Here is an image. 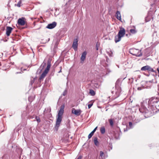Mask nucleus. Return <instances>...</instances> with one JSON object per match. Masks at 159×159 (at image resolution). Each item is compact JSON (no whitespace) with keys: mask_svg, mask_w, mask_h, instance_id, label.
<instances>
[{"mask_svg":"<svg viewBox=\"0 0 159 159\" xmlns=\"http://www.w3.org/2000/svg\"><path fill=\"white\" fill-rule=\"evenodd\" d=\"M130 32L132 34H134L136 32L135 29H131L130 30Z\"/></svg>","mask_w":159,"mask_h":159,"instance_id":"obj_26","label":"nucleus"},{"mask_svg":"<svg viewBox=\"0 0 159 159\" xmlns=\"http://www.w3.org/2000/svg\"><path fill=\"white\" fill-rule=\"evenodd\" d=\"M100 45V43L98 42H97L96 45V48L97 50H98V48Z\"/></svg>","mask_w":159,"mask_h":159,"instance_id":"obj_27","label":"nucleus"},{"mask_svg":"<svg viewBox=\"0 0 159 159\" xmlns=\"http://www.w3.org/2000/svg\"><path fill=\"white\" fill-rule=\"evenodd\" d=\"M89 93L92 96H94L95 94V92L93 90L90 89L89 91Z\"/></svg>","mask_w":159,"mask_h":159,"instance_id":"obj_24","label":"nucleus"},{"mask_svg":"<svg viewBox=\"0 0 159 159\" xmlns=\"http://www.w3.org/2000/svg\"><path fill=\"white\" fill-rule=\"evenodd\" d=\"M60 70H59V71L58 72V73H60V72H61V66L60 67Z\"/></svg>","mask_w":159,"mask_h":159,"instance_id":"obj_37","label":"nucleus"},{"mask_svg":"<svg viewBox=\"0 0 159 159\" xmlns=\"http://www.w3.org/2000/svg\"><path fill=\"white\" fill-rule=\"evenodd\" d=\"M109 121L110 123V125L112 126L113 125V122L111 119H110L109 120Z\"/></svg>","mask_w":159,"mask_h":159,"instance_id":"obj_28","label":"nucleus"},{"mask_svg":"<svg viewBox=\"0 0 159 159\" xmlns=\"http://www.w3.org/2000/svg\"><path fill=\"white\" fill-rule=\"evenodd\" d=\"M48 73V72L46 71H44L41 75L39 77V79L40 80H41L42 79H43V78L45 77L46 76L47 74Z\"/></svg>","mask_w":159,"mask_h":159,"instance_id":"obj_18","label":"nucleus"},{"mask_svg":"<svg viewBox=\"0 0 159 159\" xmlns=\"http://www.w3.org/2000/svg\"><path fill=\"white\" fill-rule=\"evenodd\" d=\"M21 72H16V74H18V73H21Z\"/></svg>","mask_w":159,"mask_h":159,"instance_id":"obj_41","label":"nucleus"},{"mask_svg":"<svg viewBox=\"0 0 159 159\" xmlns=\"http://www.w3.org/2000/svg\"><path fill=\"white\" fill-rule=\"evenodd\" d=\"M37 121L38 122H40V119L39 118L38 119H37Z\"/></svg>","mask_w":159,"mask_h":159,"instance_id":"obj_38","label":"nucleus"},{"mask_svg":"<svg viewBox=\"0 0 159 159\" xmlns=\"http://www.w3.org/2000/svg\"><path fill=\"white\" fill-rule=\"evenodd\" d=\"M62 120V116L57 115V118L56 120V122L55 126V129L56 131H57L59 127L61 122Z\"/></svg>","mask_w":159,"mask_h":159,"instance_id":"obj_4","label":"nucleus"},{"mask_svg":"<svg viewBox=\"0 0 159 159\" xmlns=\"http://www.w3.org/2000/svg\"><path fill=\"white\" fill-rule=\"evenodd\" d=\"M100 131L101 133L102 134H104L105 132V129L104 127H102L100 129Z\"/></svg>","mask_w":159,"mask_h":159,"instance_id":"obj_23","label":"nucleus"},{"mask_svg":"<svg viewBox=\"0 0 159 159\" xmlns=\"http://www.w3.org/2000/svg\"><path fill=\"white\" fill-rule=\"evenodd\" d=\"M125 34V29L123 28H121L120 29V30L119 31L118 35L120 36V37H122L124 36Z\"/></svg>","mask_w":159,"mask_h":159,"instance_id":"obj_10","label":"nucleus"},{"mask_svg":"<svg viewBox=\"0 0 159 159\" xmlns=\"http://www.w3.org/2000/svg\"><path fill=\"white\" fill-rule=\"evenodd\" d=\"M12 29V28L11 27H7L6 29V34L7 36H8L10 35Z\"/></svg>","mask_w":159,"mask_h":159,"instance_id":"obj_12","label":"nucleus"},{"mask_svg":"<svg viewBox=\"0 0 159 159\" xmlns=\"http://www.w3.org/2000/svg\"><path fill=\"white\" fill-rule=\"evenodd\" d=\"M11 147H12V148H13V146H11Z\"/></svg>","mask_w":159,"mask_h":159,"instance_id":"obj_46","label":"nucleus"},{"mask_svg":"<svg viewBox=\"0 0 159 159\" xmlns=\"http://www.w3.org/2000/svg\"><path fill=\"white\" fill-rule=\"evenodd\" d=\"M21 3V1H20L17 3V4H16V6L17 7H20V6Z\"/></svg>","mask_w":159,"mask_h":159,"instance_id":"obj_30","label":"nucleus"},{"mask_svg":"<svg viewBox=\"0 0 159 159\" xmlns=\"http://www.w3.org/2000/svg\"><path fill=\"white\" fill-rule=\"evenodd\" d=\"M93 105V103H92L89 104L88 105V108L89 109Z\"/></svg>","mask_w":159,"mask_h":159,"instance_id":"obj_31","label":"nucleus"},{"mask_svg":"<svg viewBox=\"0 0 159 159\" xmlns=\"http://www.w3.org/2000/svg\"><path fill=\"white\" fill-rule=\"evenodd\" d=\"M82 158V156H79L78 157V158H77V159H81Z\"/></svg>","mask_w":159,"mask_h":159,"instance_id":"obj_36","label":"nucleus"},{"mask_svg":"<svg viewBox=\"0 0 159 159\" xmlns=\"http://www.w3.org/2000/svg\"><path fill=\"white\" fill-rule=\"evenodd\" d=\"M121 38L118 35H116L115 37V43H117L119 42L121 40Z\"/></svg>","mask_w":159,"mask_h":159,"instance_id":"obj_19","label":"nucleus"},{"mask_svg":"<svg viewBox=\"0 0 159 159\" xmlns=\"http://www.w3.org/2000/svg\"><path fill=\"white\" fill-rule=\"evenodd\" d=\"M108 155L107 154H105L102 151H100V155L99 157V159H106Z\"/></svg>","mask_w":159,"mask_h":159,"instance_id":"obj_9","label":"nucleus"},{"mask_svg":"<svg viewBox=\"0 0 159 159\" xmlns=\"http://www.w3.org/2000/svg\"><path fill=\"white\" fill-rule=\"evenodd\" d=\"M129 128L127 126L126 129L124 131H127L128 129H132L133 127V124L131 122H129Z\"/></svg>","mask_w":159,"mask_h":159,"instance_id":"obj_21","label":"nucleus"},{"mask_svg":"<svg viewBox=\"0 0 159 159\" xmlns=\"http://www.w3.org/2000/svg\"><path fill=\"white\" fill-rule=\"evenodd\" d=\"M67 93V91L66 90H65L63 93V96H65L66 95Z\"/></svg>","mask_w":159,"mask_h":159,"instance_id":"obj_34","label":"nucleus"},{"mask_svg":"<svg viewBox=\"0 0 159 159\" xmlns=\"http://www.w3.org/2000/svg\"><path fill=\"white\" fill-rule=\"evenodd\" d=\"M157 71H158V73H159V68H157Z\"/></svg>","mask_w":159,"mask_h":159,"instance_id":"obj_42","label":"nucleus"},{"mask_svg":"<svg viewBox=\"0 0 159 159\" xmlns=\"http://www.w3.org/2000/svg\"><path fill=\"white\" fill-rule=\"evenodd\" d=\"M115 16L116 18L120 20H121V15L120 11H117L116 13Z\"/></svg>","mask_w":159,"mask_h":159,"instance_id":"obj_17","label":"nucleus"},{"mask_svg":"<svg viewBox=\"0 0 159 159\" xmlns=\"http://www.w3.org/2000/svg\"><path fill=\"white\" fill-rule=\"evenodd\" d=\"M25 18L24 17H21L19 18L17 21L18 25L21 26L24 25L25 24Z\"/></svg>","mask_w":159,"mask_h":159,"instance_id":"obj_7","label":"nucleus"},{"mask_svg":"<svg viewBox=\"0 0 159 159\" xmlns=\"http://www.w3.org/2000/svg\"><path fill=\"white\" fill-rule=\"evenodd\" d=\"M129 52L130 54L136 57H139L142 55L141 50H139L134 48L130 49Z\"/></svg>","mask_w":159,"mask_h":159,"instance_id":"obj_3","label":"nucleus"},{"mask_svg":"<svg viewBox=\"0 0 159 159\" xmlns=\"http://www.w3.org/2000/svg\"><path fill=\"white\" fill-rule=\"evenodd\" d=\"M97 127H96L91 132L92 133H93V134H94V133L96 131L97 129Z\"/></svg>","mask_w":159,"mask_h":159,"instance_id":"obj_33","label":"nucleus"},{"mask_svg":"<svg viewBox=\"0 0 159 159\" xmlns=\"http://www.w3.org/2000/svg\"><path fill=\"white\" fill-rule=\"evenodd\" d=\"M86 54L87 53L86 51H84L82 53L80 58L81 61H84L86 58Z\"/></svg>","mask_w":159,"mask_h":159,"instance_id":"obj_14","label":"nucleus"},{"mask_svg":"<svg viewBox=\"0 0 159 159\" xmlns=\"http://www.w3.org/2000/svg\"><path fill=\"white\" fill-rule=\"evenodd\" d=\"M93 133H92L91 132L88 135V139H90L91 137L93 135Z\"/></svg>","mask_w":159,"mask_h":159,"instance_id":"obj_29","label":"nucleus"},{"mask_svg":"<svg viewBox=\"0 0 159 159\" xmlns=\"http://www.w3.org/2000/svg\"><path fill=\"white\" fill-rule=\"evenodd\" d=\"M57 25V23L54 21L52 22V23L48 24L46 26V28L49 29H52L56 26Z\"/></svg>","mask_w":159,"mask_h":159,"instance_id":"obj_8","label":"nucleus"},{"mask_svg":"<svg viewBox=\"0 0 159 159\" xmlns=\"http://www.w3.org/2000/svg\"><path fill=\"white\" fill-rule=\"evenodd\" d=\"M107 52L110 57H112L113 56V53L112 51L110 48L107 49Z\"/></svg>","mask_w":159,"mask_h":159,"instance_id":"obj_20","label":"nucleus"},{"mask_svg":"<svg viewBox=\"0 0 159 159\" xmlns=\"http://www.w3.org/2000/svg\"><path fill=\"white\" fill-rule=\"evenodd\" d=\"M94 142L95 145L98 146L99 145V142L98 140V138L97 137L94 138Z\"/></svg>","mask_w":159,"mask_h":159,"instance_id":"obj_22","label":"nucleus"},{"mask_svg":"<svg viewBox=\"0 0 159 159\" xmlns=\"http://www.w3.org/2000/svg\"><path fill=\"white\" fill-rule=\"evenodd\" d=\"M46 111V109L45 108L44 111L43 113H45Z\"/></svg>","mask_w":159,"mask_h":159,"instance_id":"obj_40","label":"nucleus"},{"mask_svg":"<svg viewBox=\"0 0 159 159\" xmlns=\"http://www.w3.org/2000/svg\"><path fill=\"white\" fill-rule=\"evenodd\" d=\"M72 113L75 115L78 116L80 115L81 111L80 110H76L74 108L72 109Z\"/></svg>","mask_w":159,"mask_h":159,"instance_id":"obj_11","label":"nucleus"},{"mask_svg":"<svg viewBox=\"0 0 159 159\" xmlns=\"http://www.w3.org/2000/svg\"><path fill=\"white\" fill-rule=\"evenodd\" d=\"M65 107V106L64 105H63L61 106L60 107V110L59 111L58 115L62 116L64 112V109Z\"/></svg>","mask_w":159,"mask_h":159,"instance_id":"obj_13","label":"nucleus"},{"mask_svg":"<svg viewBox=\"0 0 159 159\" xmlns=\"http://www.w3.org/2000/svg\"><path fill=\"white\" fill-rule=\"evenodd\" d=\"M26 70L25 69H24V70Z\"/></svg>","mask_w":159,"mask_h":159,"instance_id":"obj_47","label":"nucleus"},{"mask_svg":"<svg viewBox=\"0 0 159 159\" xmlns=\"http://www.w3.org/2000/svg\"><path fill=\"white\" fill-rule=\"evenodd\" d=\"M141 71H148V72H154L155 71L153 68H151L150 66L147 65L142 67L141 69Z\"/></svg>","mask_w":159,"mask_h":159,"instance_id":"obj_5","label":"nucleus"},{"mask_svg":"<svg viewBox=\"0 0 159 159\" xmlns=\"http://www.w3.org/2000/svg\"><path fill=\"white\" fill-rule=\"evenodd\" d=\"M78 39H74L73 42L72 44V47L75 51H77L78 46Z\"/></svg>","mask_w":159,"mask_h":159,"instance_id":"obj_6","label":"nucleus"},{"mask_svg":"<svg viewBox=\"0 0 159 159\" xmlns=\"http://www.w3.org/2000/svg\"><path fill=\"white\" fill-rule=\"evenodd\" d=\"M125 35H126V36H128V34H126Z\"/></svg>","mask_w":159,"mask_h":159,"instance_id":"obj_44","label":"nucleus"},{"mask_svg":"<svg viewBox=\"0 0 159 159\" xmlns=\"http://www.w3.org/2000/svg\"><path fill=\"white\" fill-rule=\"evenodd\" d=\"M113 93H114V92L113 91H112V93L113 94Z\"/></svg>","mask_w":159,"mask_h":159,"instance_id":"obj_45","label":"nucleus"},{"mask_svg":"<svg viewBox=\"0 0 159 159\" xmlns=\"http://www.w3.org/2000/svg\"><path fill=\"white\" fill-rule=\"evenodd\" d=\"M147 103L148 100H145L143 101L141 103V107L139 108L140 112L143 114L145 118L149 117V116L148 114H150V113H151L150 111V108H149V110L146 107V106H148Z\"/></svg>","mask_w":159,"mask_h":159,"instance_id":"obj_2","label":"nucleus"},{"mask_svg":"<svg viewBox=\"0 0 159 159\" xmlns=\"http://www.w3.org/2000/svg\"><path fill=\"white\" fill-rule=\"evenodd\" d=\"M108 147L109 148L108 149L109 151H110L112 149V143L111 142H110L109 143Z\"/></svg>","mask_w":159,"mask_h":159,"instance_id":"obj_25","label":"nucleus"},{"mask_svg":"<svg viewBox=\"0 0 159 159\" xmlns=\"http://www.w3.org/2000/svg\"><path fill=\"white\" fill-rule=\"evenodd\" d=\"M146 100H148V108H150V111L151 112H152V111H153L154 110H155L156 109H158L159 105L157 106V105L159 102V98L152 97L149 99Z\"/></svg>","mask_w":159,"mask_h":159,"instance_id":"obj_1","label":"nucleus"},{"mask_svg":"<svg viewBox=\"0 0 159 159\" xmlns=\"http://www.w3.org/2000/svg\"><path fill=\"white\" fill-rule=\"evenodd\" d=\"M51 66V64L50 61H48L47 62V66L44 70L48 72Z\"/></svg>","mask_w":159,"mask_h":159,"instance_id":"obj_16","label":"nucleus"},{"mask_svg":"<svg viewBox=\"0 0 159 159\" xmlns=\"http://www.w3.org/2000/svg\"><path fill=\"white\" fill-rule=\"evenodd\" d=\"M141 87H138V90H141Z\"/></svg>","mask_w":159,"mask_h":159,"instance_id":"obj_39","label":"nucleus"},{"mask_svg":"<svg viewBox=\"0 0 159 159\" xmlns=\"http://www.w3.org/2000/svg\"><path fill=\"white\" fill-rule=\"evenodd\" d=\"M140 121V119H137L135 120V122L136 123L139 122Z\"/></svg>","mask_w":159,"mask_h":159,"instance_id":"obj_35","label":"nucleus"},{"mask_svg":"<svg viewBox=\"0 0 159 159\" xmlns=\"http://www.w3.org/2000/svg\"><path fill=\"white\" fill-rule=\"evenodd\" d=\"M51 66V64L50 61H48L47 62V66L44 70L48 72Z\"/></svg>","mask_w":159,"mask_h":159,"instance_id":"obj_15","label":"nucleus"},{"mask_svg":"<svg viewBox=\"0 0 159 159\" xmlns=\"http://www.w3.org/2000/svg\"><path fill=\"white\" fill-rule=\"evenodd\" d=\"M4 156L2 158H4Z\"/></svg>","mask_w":159,"mask_h":159,"instance_id":"obj_48","label":"nucleus"},{"mask_svg":"<svg viewBox=\"0 0 159 159\" xmlns=\"http://www.w3.org/2000/svg\"><path fill=\"white\" fill-rule=\"evenodd\" d=\"M48 110H49V111H51V108H50L49 109H48Z\"/></svg>","mask_w":159,"mask_h":159,"instance_id":"obj_43","label":"nucleus"},{"mask_svg":"<svg viewBox=\"0 0 159 159\" xmlns=\"http://www.w3.org/2000/svg\"><path fill=\"white\" fill-rule=\"evenodd\" d=\"M118 89H119L118 91L116 92V93L117 95H118L120 92V88H118Z\"/></svg>","mask_w":159,"mask_h":159,"instance_id":"obj_32","label":"nucleus"}]
</instances>
